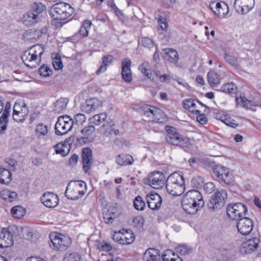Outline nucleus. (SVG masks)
I'll use <instances>...</instances> for the list:
<instances>
[{
    "label": "nucleus",
    "mask_w": 261,
    "mask_h": 261,
    "mask_svg": "<svg viewBox=\"0 0 261 261\" xmlns=\"http://www.w3.org/2000/svg\"><path fill=\"white\" fill-rule=\"evenodd\" d=\"M139 42L141 45L145 47L150 48L153 47V42L152 40L148 37L143 38Z\"/></svg>",
    "instance_id": "nucleus-55"
},
{
    "label": "nucleus",
    "mask_w": 261,
    "mask_h": 261,
    "mask_svg": "<svg viewBox=\"0 0 261 261\" xmlns=\"http://www.w3.org/2000/svg\"><path fill=\"white\" fill-rule=\"evenodd\" d=\"M28 115L29 110L24 101H16L13 106V119L18 122H23Z\"/></svg>",
    "instance_id": "nucleus-11"
},
{
    "label": "nucleus",
    "mask_w": 261,
    "mask_h": 261,
    "mask_svg": "<svg viewBox=\"0 0 261 261\" xmlns=\"http://www.w3.org/2000/svg\"><path fill=\"white\" fill-rule=\"evenodd\" d=\"M68 103L67 98H62L58 99L55 103V111L57 113H61L66 109Z\"/></svg>",
    "instance_id": "nucleus-41"
},
{
    "label": "nucleus",
    "mask_w": 261,
    "mask_h": 261,
    "mask_svg": "<svg viewBox=\"0 0 261 261\" xmlns=\"http://www.w3.org/2000/svg\"><path fill=\"white\" fill-rule=\"evenodd\" d=\"M221 120L227 126L232 128H236L239 125L234 119L227 115L221 116Z\"/></svg>",
    "instance_id": "nucleus-46"
},
{
    "label": "nucleus",
    "mask_w": 261,
    "mask_h": 261,
    "mask_svg": "<svg viewBox=\"0 0 261 261\" xmlns=\"http://www.w3.org/2000/svg\"><path fill=\"white\" fill-rule=\"evenodd\" d=\"M254 5V0H236L235 8L238 13H247Z\"/></svg>",
    "instance_id": "nucleus-19"
},
{
    "label": "nucleus",
    "mask_w": 261,
    "mask_h": 261,
    "mask_svg": "<svg viewBox=\"0 0 261 261\" xmlns=\"http://www.w3.org/2000/svg\"><path fill=\"white\" fill-rule=\"evenodd\" d=\"M206 114L204 113V114H197V120L201 124L203 125L207 123V119L205 116Z\"/></svg>",
    "instance_id": "nucleus-57"
},
{
    "label": "nucleus",
    "mask_w": 261,
    "mask_h": 261,
    "mask_svg": "<svg viewBox=\"0 0 261 261\" xmlns=\"http://www.w3.org/2000/svg\"><path fill=\"white\" fill-rule=\"evenodd\" d=\"M41 200L45 206L49 208L56 207L59 203L58 196L51 192L44 193L41 197Z\"/></svg>",
    "instance_id": "nucleus-22"
},
{
    "label": "nucleus",
    "mask_w": 261,
    "mask_h": 261,
    "mask_svg": "<svg viewBox=\"0 0 261 261\" xmlns=\"http://www.w3.org/2000/svg\"><path fill=\"white\" fill-rule=\"evenodd\" d=\"M241 100L242 102L243 106L248 109H252V107L254 106V102L251 100H244L241 98Z\"/></svg>",
    "instance_id": "nucleus-59"
},
{
    "label": "nucleus",
    "mask_w": 261,
    "mask_h": 261,
    "mask_svg": "<svg viewBox=\"0 0 261 261\" xmlns=\"http://www.w3.org/2000/svg\"><path fill=\"white\" fill-rule=\"evenodd\" d=\"M53 64L54 66V67L55 68V69L56 70L61 69L63 67L62 63L60 59H57L56 61H55L53 62Z\"/></svg>",
    "instance_id": "nucleus-62"
},
{
    "label": "nucleus",
    "mask_w": 261,
    "mask_h": 261,
    "mask_svg": "<svg viewBox=\"0 0 261 261\" xmlns=\"http://www.w3.org/2000/svg\"><path fill=\"white\" fill-rule=\"evenodd\" d=\"M135 235L130 230L122 229L121 244L127 245L132 243L135 240Z\"/></svg>",
    "instance_id": "nucleus-31"
},
{
    "label": "nucleus",
    "mask_w": 261,
    "mask_h": 261,
    "mask_svg": "<svg viewBox=\"0 0 261 261\" xmlns=\"http://www.w3.org/2000/svg\"><path fill=\"white\" fill-rule=\"evenodd\" d=\"M105 134L109 135L114 134L115 136H117L119 134V130L117 129H114V128H111L110 129L107 128L106 129Z\"/></svg>",
    "instance_id": "nucleus-63"
},
{
    "label": "nucleus",
    "mask_w": 261,
    "mask_h": 261,
    "mask_svg": "<svg viewBox=\"0 0 261 261\" xmlns=\"http://www.w3.org/2000/svg\"><path fill=\"white\" fill-rule=\"evenodd\" d=\"M176 250L181 255H185L190 253L192 251V249L186 245H180L176 248Z\"/></svg>",
    "instance_id": "nucleus-52"
},
{
    "label": "nucleus",
    "mask_w": 261,
    "mask_h": 261,
    "mask_svg": "<svg viewBox=\"0 0 261 261\" xmlns=\"http://www.w3.org/2000/svg\"><path fill=\"white\" fill-rule=\"evenodd\" d=\"M207 81L211 87H217L220 84V78L218 74L211 71L207 73Z\"/></svg>",
    "instance_id": "nucleus-38"
},
{
    "label": "nucleus",
    "mask_w": 261,
    "mask_h": 261,
    "mask_svg": "<svg viewBox=\"0 0 261 261\" xmlns=\"http://www.w3.org/2000/svg\"><path fill=\"white\" fill-rule=\"evenodd\" d=\"M74 13V9L68 3L59 2L54 4L49 10L51 16L56 20H65Z\"/></svg>",
    "instance_id": "nucleus-6"
},
{
    "label": "nucleus",
    "mask_w": 261,
    "mask_h": 261,
    "mask_svg": "<svg viewBox=\"0 0 261 261\" xmlns=\"http://www.w3.org/2000/svg\"><path fill=\"white\" fill-rule=\"evenodd\" d=\"M133 203L135 208L138 211H143L146 206L145 202L140 196L135 198Z\"/></svg>",
    "instance_id": "nucleus-44"
},
{
    "label": "nucleus",
    "mask_w": 261,
    "mask_h": 261,
    "mask_svg": "<svg viewBox=\"0 0 261 261\" xmlns=\"http://www.w3.org/2000/svg\"><path fill=\"white\" fill-rule=\"evenodd\" d=\"M11 107V103L9 101H7L5 104V108L3 114H6L7 116L8 117L10 114Z\"/></svg>",
    "instance_id": "nucleus-64"
},
{
    "label": "nucleus",
    "mask_w": 261,
    "mask_h": 261,
    "mask_svg": "<svg viewBox=\"0 0 261 261\" xmlns=\"http://www.w3.org/2000/svg\"><path fill=\"white\" fill-rule=\"evenodd\" d=\"M210 7L215 14L220 18H223L229 11L228 7L225 3H213Z\"/></svg>",
    "instance_id": "nucleus-24"
},
{
    "label": "nucleus",
    "mask_w": 261,
    "mask_h": 261,
    "mask_svg": "<svg viewBox=\"0 0 261 261\" xmlns=\"http://www.w3.org/2000/svg\"><path fill=\"white\" fill-rule=\"evenodd\" d=\"M70 123L64 122L62 119H58L55 124V133L58 135H63L71 130Z\"/></svg>",
    "instance_id": "nucleus-27"
},
{
    "label": "nucleus",
    "mask_w": 261,
    "mask_h": 261,
    "mask_svg": "<svg viewBox=\"0 0 261 261\" xmlns=\"http://www.w3.org/2000/svg\"><path fill=\"white\" fill-rule=\"evenodd\" d=\"M184 108L188 110L191 113L197 114L200 112V108H204L203 112L205 114H209L210 110L205 105L201 103L198 100L194 99H187L182 101Z\"/></svg>",
    "instance_id": "nucleus-12"
},
{
    "label": "nucleus",
    "mask_w": 261,
    "mask_h": 261,
    "mask_svg": "<svg viewBox=\"0 0 261 261\" xmlns=\"http://www.w3.org/2000/svg\"><path fill=\"white\" fill-rule=\"evenodd\" d=\"M8 122V117L6 114H2L0 117V133H4L6 128Z\"/></svg>",
    "instance_id": "nucleus-53"
},
{
    "label": "nucleus",
    "mask_w": 261,
    "mask_h": 261,
    "mask_svg": "<svg viewBox=\"0 0 261 261\" xmlns=\"http://www.w3.org/2000/svg\"><path fill=\"white\" fill-rule=\"evenodd\" d=\"M148 179L150 185L154 189H161L166 183L164 174L158 171L150 173Z\"/></svg>",
    "instance_id": "nucleus-16"
},
{
    "label": "nucleus",
    "mask_w": 261,
    "mask_h": 261,
    "mask_svg": "<svg viewBox=\"0 0 261 261\" xmlns=\"http://www.w3.org/2000/svg\"><path fill=\"white\" fill-rule=\"evenodd\" d=\"M13 244L12 234L6 228L0 229V248L11 246Z\"/></svg>",
    "instance_id": "nucleus-20"
},
{
    "label": "nucleus",
    "mask_w": 261,
    "mask_h": 261,
    "mask_svg": "<svg viewBox=\"0 0 261 261\" xmlns=\"http://www.w3.org/2000/svg\"><path fill=\"white\" fill-rule=\"evenodd\" d=\"M260 240L253 237L243 242L240 246V251L243 255L251 254L257 250L259 246Z\"/></svg>",
    "instance_id": "nucleus-15"
},
{
    "label": "nucleus",
    "mask_w": 261,
    "mask_h": 261,
    "mask_svg": "<svg viewBox=\"0 0 261 261\" xmlns=\"http://www.w3.org/2000/svg\"><path fill=\"white\" fill-rule=\"evenodd\" d=\"M50 246L57 250H65L71 243V240L61 234L51 233L49 235Z\"/></svg>",
    "instance_id": "nucleus-8"
},
{
    "label": "nucleus",
    "mask_w": 261,
    "mask_h": 261,
    "mask_svg": "<svg viewBox=\"0 0 261 261\" xmlns=\"http://www.w3.org/2000/svg\"><path fill=\"white\" fill-rule=\"evenodd\" d=\"M247 213L246 206L241 202L229 204L227 207V215L233 220H239L244 217Z\"/></svg>",
    "instance_id": "nucleus-9"
},
{
    "label": "nucleus",
    "mask_w": 261,
    "mask_h": 261,
    "mask_svg": "<svg viewBox=\"0 0 261 261\" xmlns=\"http://www.w3.org/2000/svg\"><path fill=\"white\" fill-rule=\"evenodd\" d=\"M144 261H161L159 251L154 248L146 250L143 257Z\"/></svg>",
    "instance_id": "nucleus-28"
},
{
    "label": "nucleus",
    "mask_w": 261,
    "mask_h": 261,
    "mask_svg": "<svg viewBox=\"0 0 261 261\" xmlns=\"http://www.w3.org/2000/svg\"><path fill=\"white\" fill-rule=\"evenodd\" d=\"M165 58L170 63H175L178 59L177 52L173 49L166 48L164 49Z\"/></svg>",
    "instance_id": "nucleus-34"
},
{
    "label": "nucleus",
    "mask_w": 261,
    "mask_h": 261,
    "mask_svg": "<svg viewBox=\"0 0 261 261\" xmlns=\"http://www.w3.org/2000/svg\"><path fill=\"white\" fill-rule=\"evenodd\" d=\"M11 172L4 168H0V182L2 184L7 185L12 180Z\"/></svg>",
    "instance_id": "nucleus-35"
},
{
    "label": "nucleus",
    "mask_w": 261,
    "mask_h": 261,
    "mask_svg": "<svg viewBox=\"0 0 261 261\" xmlns=\"http://www.w3.org/2000/svg\"><path fill=\"white\" fill-rule=\"evenodd\" d=\"M74 119L75 122L77 124H82L86 120V117L83 114H77L75 115Z\"/></svg>",
    "instance_id": "nucleus-58"
},
{
    "label": "nucleus",
    "mask_w": 261,
    "mask_h": 261,
    "mask_svg": "<svg viewBox=\"0 0 261 261\" xmlns=\"http://www.w3.org/2000/svg\"><path fill=\"white\" fill-rule=\"evenodd\" d=\"M146 200L148 206L152 210H159L162 204V199L157 193H150L146 195Z\"/></svg>",
    "instance_id": "nucleus-21"
},
{
    "label": "nucleus",
    "mask_w": 261,
    "mask_h": 261,
    "mask_svg": "<svg viewBox=\"0 0 261 261\" xmlns=\"http://www.w3.org/2000/svg\"><path fill=\"white\" fill-rule=\"evenodd\" d=\"M116 162L120 166L132 165L134 162L133 157L129 154H120L116 158Z\"/></svg>",
    "instance_id": "nucleus-30"
},
{
    "label": "nucleus",
    "mask_w": 261,
    "mask_h": 261,
    "mask_svg": "<svg viewBox=\"0 0 261 261\" xmlns=\"http://www.w3.org/2000/svg\"><path fill=\"white\" fill-rule=\"evenodd\" d=\"M166 187L170 194L174 196L181 195L185 190L183 176L177 172L170 174L166 179Z\"/></svg>",
    "instance_id": "nucleus-4"
},
{
    "label": "nucleus",
    "mask_w": 261,
    "mask_h": 261,
    "mask_svg": "<svg viewBox=\"0 0 261 261\" xmlns=\"http://www.w3.org/2000/svg\"><path fill=\"white\" fill-rule=\"evenodd\" d=\"M140 113L148 119L156 123H164L167 120L165 113L161 109L148 105H142L140 108Z\"/></svg>",
    "instance_id": "nucleus-5"
},
{
    "label": "nucleus",
    "mask_w": 261,
    "mask_h": 261,
    "mask_svg": "<svg viewBox=\"0 0 261 261\" xmlns=\"http://www.w3.org/2000/svg\"><path fill=\"white\" fill-rule=\"evenodd\" d=\"M40 20V16L35 14L32 11L27 12L23 15L22 21L27 26H31L36 24Z\"/></svg>",
    "instance_id": "nucleus-26"
},
{
    "label": "nucleus",
    "mask_w": 261,
    "mask_h": 261,
    "mask_svg": "<svg viewBox=\"0 0 261 261\" xmlns=\"http://www.w3.org/2000/svg\"><path fill=\"white\" fill-rule=\"evenodd\" d=\"M49 133V127L43 123H39L36 125L35 133L37 138H46Z\"/></svg>",
    "instance_id": "nucleus-29"
},
{
    "label": "nucleus",
    "mask_w": 261,
    "mask_h": 261,
    "mask_svg": "<svg viewBox=\"0 0 261 261\" xmlns=\"http://www.w3.org/2000/svg\"><path fill=\"white\" fill-rule=\"evenodd\" d=\"M213 172L218 179L227 185H230L233 181V176L226 167L220 165H216L213 168Z\"/></svg>",
    "instance_id": "nucleus-13"
},
{
    "label": "nucleus",
    "mask_w": 261,
    "mask_h": 261,
    "mask_svg": "<svg viewBox=\"0 0 261 261\" xmlns=\"http://www.w3.org/2000/svg\"><path fill=\"white\" fill-rule=\"evenodd\" d=\"M237 221V227L241 234L246 236L251 232L253 227V222L251 219L244 217Z\"/></svg>",
    "instance_id": "nucleus-17"
},
{
    "label": "nucleus",
    "mask_w": 261,
    "mask_h": 261,
    "mask_svg": "<svg viewBox=\"0 0 261 261\" xmlns=\"http://www.w3.org/2000/svg\"><path fill=\"white\" fill-rule=\"evenodd\" d=\"M102 101L96 97L87 99L82 107V111L86 113L95 112L102 107Z\"/></svg>",
    "instance_id": "nucleus-18"
},
{
    "label": "nucleus",
    "mask_w": 261,
    "mask_h": 261,
    "mask_svg": "<svg viewBox=\"0 0 261 261\" xmlns=\"http://www.w3.org/2000/svg\"><path fill=\"white\" fill-rule=\"evenodd\" d=\"M225 61L230 65L233 67H237L240 62V59L237 55L233 54L226 53L224 55Z\"/></svg>",
    "instance_id": "nucleus-42"
},
{
    "label": "nucleus",
    "mask_w": 261,
    "mask_h": 261,
    "mask_svg": "<svg viewBox=\"0 0 261 261\" xmlns=\"http://www.w3.org/2000/svg\"><path fill=\"white\" fill-rule=\"evenodd\" d=\"M46 10V6L41 3L35 2L31 5V11L39 16L40 14Z\"/></svg>",
    "instance_id": "nucleus-43"
},
{
    "label": "nucleus",
    "mask_w": 261,
    "mask_h": 261,
    "mask_svg": "<svg viewBox=\"0 0 261 261\" xmlns=\"http://www.w3.org/2000/svg\"><path fill=\"white\" fill-rule=\"evenodd\" d=\"M148 67L149 63L148 62H144L139 65V69L145 76L148 77L149 79H151V73L150 72V70L148 69Z\"/></svg>",
    "instance_id": "nucleus-48"
},
{
    "label": "nucleus",
    "mask_w": 261,
    "mask_h": 261,
    "mask_svg": "<svg viewBox=\"0 0 261 261\" xmlns=\"http://www.w3.org/2000/svg\"><path fill=\"white\" fill-rule=\"evenodd\" d=\"M82 161L83 169L85 172H88L91 168L92 164V151L89 148H84L82 150Z\"/></svg>",
    "instance_id": "nucleus-25"
},
{
    "label": "nucleus",
    "mask_w": 261,
    "mask_h": 261,
    "mask_svg": "<svg viewBox=\"0 0 261 261\" xmlns=\"http://www.w3.org/2000/svg\"><path fill=\"white\" fill-rule=\"evenodd\" d=\"M122 230L118 232H115L113 236V239L114 241L121 244V242Z\"/></svg>",
    "instance_id": "nucleus-60"
},
{
    "label": "nucleus",
    "mask_w": 261,
    "mask_h": 261,
    "mask_svg": "<svg viewBox=\"0 0 261 261\" xmlns=\"http://www.w3.org/2000/svg\"><path fill=\"white\" fill-rule=\"evenodd\" d=\"M144 219L141 216H137L134 217L132 221L133 225L137 228H141L144 225Z\"/></svg>",
    "instance_id": "nucleus-51"
},
{
    "label": "nucleus",
    "mask_w": 261,
    "mask_h": 261,
    "mask_svg": "<svg viewBox=\"0 0 261 261\" xmlns=\"http://www.w3.org/2000/svg\"><path fill=\"white\" fill-rule=\"evenodd\" d=\"M167 132L166 140L170 145L178 146L185 150H187L191 147L190 139L182 135L177 129L173 126L167 125L165 126Z\"/></svg>",
    "instance_id": "nucleus-2"
},
{
    "label": "nucleus",
    "mask_w": 261,
    "mask_h": 261,
    "mask_svg": "<svg viewBox=\"0 0 261 261\" xmlns=\"http://www.w3.org/2000/svg\"><path fill=\"white\" fill-rule=\"evenodd\" d=\"M114 60V57L112 55H108L103 57L102 62L98 69L96 71V74H99L101 73L106 71L107 67L112 64Z\"/></svg>",
    "instance_id": "nucleus-32"
},
{
    "label": "nucleus",
    "mask_w": 261,
    "mask_h": 261,
    "mask_svg": "<svg viewBox=\"0 0 261 261\" xmlns=\"http://www.w3.org/2000/svg\"><path fill=\"white\" fill-rule=\"evenodd\" d=\"M107 117L106 113H101L90 117L89 121L91 125H99L105 122Z\"/></svg>",
    "instance_id": "nucleus-33"
},
{
    "label": "nucleus",
    "mask_w": 261,
    "mask_h": 261,
    "mask_svg": "<svg viewBox=\"0 0 261 261\" xmlns=\"http://www.w3.org/2000/svg\"><path fill=\"white\" fill-rule=\"evenodd\" d=\"M221 91L226 93H234L236 91V86L232 83H227L221 87Z\"/></svg>",
    "instance_id": "nucleus-47"
},
{
    "label": "nucleus",
    "mask_w": 261,
    "mask_h": 261,
    "mask_svg": "<svg viewBox=\"0 0 261 261\" xmlns=\"http://www.w3.org/2000/svg\"><path fill=\"white\" fill-rule=\"evenodd\" d=\"M78 159L79 156L76 154H73L68 160L69 165L70 166H74L77 163Z\"/></svg>",
    "instance_id": "nucleus-61"
},
{
    "label": "nucleus",
    "mask_w": 261,
    "mask_h": 261,
    "mask_svg": "<svg viewBox=\"0 0 261 261\" xmlns=\"http://www.w3.org/2000/svg\"><path fill=\"white\" fill-rule=\"evenodd\" d=\"M25 212V209L20 205L13 206L11 210V214L16 219H20L23 217Z\"/></svg>",
    "instance_id": "nucleus-40"
},
{
    "label": "nucleus",
    "mask_w": 261,
    "mask_h": 261,
    "mask_svg": "<svg viewBox=\"0 0 261 261\" xmlns=\"http://www.w3.org/2000/svg\"><path fill=\"white\" fill-rule=\"evenodd\" d=\"M2 196L3 199L11 202L16 199L17 194L15 192L5 190L2 192Z\"/></svg>",
    "instance_id": "nucleus-45"
},
{
    "label": "nucleus",
    "mask_w": 261,
    "mask_h": 261,
    "mask_svg": "<svg viewBox=\"0 0 261 261\" xmlns=\"http://www.w3.org/2000/svg\"><path fill=\"white\" fill-rule=\"evenodd\" d=\"M162 258L163 261H183L178 255L176 254L171 250L165 251Z\"/></svg>",
    "instance_id": "nucleus-36"
},
{
    "label": "nucleus",
    "mask_w": 261,
    "mask_h": 261,
    "mask_svg": "<svg viewBox=\"0 0 261 261\" xmlns=\"http://www.w3.org/2000/svg\"><path fill=\"white\" fill-rule=\"evenodd\" d=\"M95 128L93 125H90L84 127L81 133L82 136L78 137L76 139L77 143L81 145L91 143L95 140L94 133Z\"/></svg>",
    "instance_id": "nucleus-14"
},
{
    "label": "nucleus",
    "mask_w": 261,
    "mask_h": 261,
    "mask_svg": "<svg viewBox=\"0 0 261 261\" xmlns=\"http://www.w3.org/2000/svg\"><path fill=\"white\" fill-rule=\"evenodd\" d=\"M81 256L76 252L67 253L64 258L63 261H80Z\"/></svg>",
    "instance_id": "nucleus-49"
},
{
    "label": "nucleus",
    "mask_w": 261,
    "mask_h": 261,
    "mask_svg": "<svg viewBox=\"0 0 261 261\" xmlns=\"http://www.w3.org/2000/svg\"><path fill=\"white\" fill-rule=\"evenodd\" d=\"M158 22L159 23L158 30L160 32V33L162 34L163 32L165 31L168 28V23L166 21L165 18L160 16Z\"/></svg>",
    "instance_id": "nucleus-50"
},
{
    "label": "nucleus",
    "mask_w": 261,
    "mask_h": 261,
    "mask_svg": "<svg viewBox=\"0 0 261 261\" xmlns=\"http://www.w3.org/2000/svg\"><path fill=\"white\" fill-rule=\"evenodd\" d=\"M39 72L41 76L47 77L51 74L52 70L47 66L44 65L40 67Z\"/></svg>",
    "instance_id": "nucleus-54"
},
{
    "label": "nucleus",
    "mask_w": 261,
    "mask_h": 261,
    "mask_svg": "<svg viewBox=\"0 0 261 261\" xmlns=\"http://www.w3.org/2000/svg\"><path fill=\"white\" fill-rule=\"evenodd\" d=\"M91 25L92 22L90 20H84L82 22V25H81L80 30H79L77 34L83 37L88 36Z\"/></svg>",
    "instance_id": "nucleus-39"
},
{
    "label": "nucleus",
    "mask_w": 261,
    "mask_h": 261,
    "mask_svg": "<svg viewBox=\"0 0 261 261\" xmlns=\"http://www.w3.org/2000/svg\"><path fill=\"white\" fill-rule=\"evenodd\" d=\"M44 51L42 45L36 44L25 51L21 59L24 64L31 68H36L40 63L41 56Z\"/></svg>",
    "instance_id": "nucleus-3"
},
{
    "label": "nucleus",
    "mask_w": 261,
    "mask_h": 261,
    "mask_svg": "<svg viewBox=\"0 0 261 261\" xmlns=\"http://www.w3.org/2000/svg\"><path fill=\"white\" fill-rule=\"evenodd\" d=\"M56 153L60 154L63 156L68 154L70 150V146L67 144L59 143L54 146Z\"/></svg>",
    "instance_id": "nucleus-37"
},
{
    "label": "nucleus",
    "mask_w": 261,
    "mask_h": 261,
    "mask_svg": "<svg viewBox=\"0 0 261 261\" xmlns=\"http://www.w3.org/2000/svg\"><path fill=\"white\" fill-rule=\"evenodd\" d=\"M227 198V194L225 190L221 189L215 192L212 196L208 203V208L211 211H215L220 209L223 206Z\"/></svg>",
    "instance_id": "nucleus-10"
},
{
    "label": "nucleus",
    "mask_w": 261,
    "mask_h": 261,
    "mask_svg": "<svg viewBox=\"0 0 261 261\" xmlns=\"http://www.w3.org/2000/svg\"><path fill=\"white\" fill-rule=\"evenodd\" d=\"M86 187V183L81 181L69 184L65 191V195L71 200L78 199L85 194Z\"/></svg>",
    "instance_id": "nucleus-7"
},
{
    "label": "nucleus",
    "mask_w": 261,
    "mask_h": 261,
    "mask_svg": "<svg viewBox=\"0 0 261 261\" xmlns=\"http://www.w3.org/2000/svg\"><path fill=\"white\" fill-rule=\"evenodd\" d=\"M215 185L212 182H208L204 185V190L206 193L211 194L215 190Z\"/></svg>",
    "instance_id": "nucleus-56"
},
{
    "label": "nucleus",
    "mask_w": 261,
    "mask_h": 261,
    "mask_svg": "<svg viewBox=\"0 0 261 261\" xmlns=\"http://www.w3.org/2000/svg\"><path fill=\"white\" fill-rule=\"evenodd\" d=\"M131 61L128 58H125L122 61L121 75L123 80L130 83L132 81V75L130 69Z\"/></svg>",
    "instance_id": "nucleus-23"
},
{
    "label": "nucleus",
    "mask_w": 261,
    "mask_h": 261,
    "mask_svg": "<svg viewBox=\"0 0 261 261\" xmlns=\"http://www.w3.org/2000/svg\"><path fill=\"white\" fill-rule=\"evenodd\" d=\"M181 205L184 210L188 214H195L204 205L202 194L197 190H190L183 196Z\"/></svg>",
    "instance_id": "nucleus-1"
}]
</instances>
